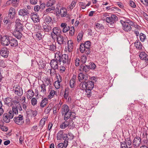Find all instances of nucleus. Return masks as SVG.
<instances>
[{"label": "nucleus", "mask_w": 148, "mask_h": 148, "mask_svg": "<svg viewBox=\"0 0 148 148\" xmlns=\"http://www.w3.org/2000/svg\"><path fill=\"white\" fill-rule=\"evenodd\" d=\"M56 55H58L59 56L60 61V63L61 62L64 64V65H65L64 64H66L67 65H69L70 63L71 59L66 54H63L62 55V53L60 51H57L55 53Z\"/></svg>", "instance_id": "nucleus-3"}, {"label": "nucleus", "mask_w": 148, "mask_h": 148, "mask_svg": "<svg viewBox=\"0 0 148 148\" xmlns=\"http://www.w3.org/2000/svg\"><path fill=\"white\" fill-rule=\"evenodd\" d=\"M5 104L9 107L12 106L13 104L12 103V99L10 97L5 98L4 100Z\"/></svg>", "instance_id": "nucleus-20"}, {"label": "nucleus", "mask_w": 148, "mask_h": 148, "mask_svg": "<svg viewBox=\"0 0 148 148\" xmlns=\"http://www.w3.org/2000/svg\"><path fill=\"white\" fill-rule=\"evenodd\" d=\"M103 27L102 25L101 24L97 23H96L95 27V28L99 29L100 28H102V27Z\"/></svg>", "instance_id": "nucleus-64"}, {"label": "nucleus", "mask_w": 148, "mask_h": 148, "mask_svg": "<svg viewBox=\"0 0 148 148\" xmlns=\"http://www.w3.org/2000/svg\"><path fill=\"white\" fill-rule=\"evenodd\" d=\"M91 42L89 41L85 42L84 43H81L79 49L81 53L85 52L87 55L89 54L91 51L90 49Z\"/></svg>", "instance_id": "nucleus-2"}, {"label": "nucleus", "mask_w": 148, "mask_h": 148, "mask_svg": "<svg viewBox=\"0 0 148 148\" xmlns=\"http://www.w3.org/2000/svg\"><path fill=\"white\" fill-rule=\"evenodd\" d=\"M69 91L68 89H66L65 90L64 97V98L66 99H67L68 97H69Z\"/></svg>", "instance_id": "nucleus-53"}, {"label": "nucleus", "mask_w": 148, "mask_h": 148, "mask_svg": "<svg viewBox=\"0 0 148 148\" xmlns=\"http://www.w3.org/2000/svg\"><path fill=\"white\" fill-rule=\"evenodd\" d=\"M74 136L71 133H69L68 134H64L63 139L65 140L67 138V140H71L74 138Z\"/></svg>", "instance_id": "nucleus-24"}, {"label": "nucleus", "mask_w": 148, "mask_h": 148, "mask_svg": "<svg viewBox=\"0 0 148 148\" xmlns=\"http://www.w3.org/2000/svg\"><path fill=\"white\" fill-rule=\"evenodd\" d=\"M68 49L69 52H71L72 50L73 47V41L70 40L68 41L67 42Z\"/></svg>", "instance_id": "nucleus-22"}, {"label": "nucleus", "mask_w": 148, "mask_h": 148, "mask_svg": "<svg viewBox=\"0 0 148 148\" xmlns=\"http://www.w3.org/2000/svg\"><path fill=\"white\" fill-rule=\"evenodd\" d=\"M75 32V30L74 29V27L72 26L71 27V29L70 30L69 32V35L71 36H73Z\"/></svg>", "instance_id": "nucleus-56"}, {"label": "nucleus", "mask_w": 148, "mask_h": 148, "mask_svg": "<svg viewBox=\"0 0 148 148\" xmlns=\"http://www.w3.org/2000/svg\"><path fill=\"white\" fill-rule=\"evenodd\" d=\"M15 10L13 8H10L9 10L8 16L10 19H13L15 16Z\"/></svg>", "instance_id": "nucleus-17"}, {"label": "nucleus", "mask_w": 148, "mask_h": 148, "mask_svg": "<svg viewBox=\"0 0 148 148\" xmlns=\"http://www.w3.org/2000/svg\"><path fill=\"white\" fill-rule=\"evenodd\" d=\"M9 1H11L13 6L16 7L18 6L19 0H9Z\"/></svg>", "instance_id": "nucleus-46"}, {"label": "nucleus", "mask_w": 148, "mask_h": 148, "mask_svg": "<svg viewBox=\"0 0 148 148\" xmlns=\"http://www.w3.org/2000/svg\"><path fill=\"white\" fill-rule=\"evenodd\" d=\"M141 139L139 137H136L134 138L133 141V144L135 147H138L141 143Z\"/></svg>", "instance_id": "nucleus-14"}, {"label": "nucleus", "mask_w": 148, "mask_h": 148, "mask_svg": "<svg viewBox=\"0 0 148 148\" xmlns=\"http://www.w3.org/2000/svg\"><path fill=\"white\" fill-rule=\"evenodd\" d=\"M18 14L27 19L28 18L29 13L28 11L26 9H22L19 11Z\"/></svg>", "instance_id": "nucleus-12"}, {"label": "nucleus", "mask_w": 148, "mask_h": 148, "mask_svg": "<svg viewBox=\"0 0 148 148\" xmlns=\"http://www.w3.org/2000/svg\"><path fill=\"white\" fill-rule=\"evenodd\" d=\"M120 148H131L132 142L130 139L127 138L125 141L120 142Z\"/></svg>", "instance_id": "nucleus-6"}, {"label": "nucleus", "mask_w": 148, "mask_h": 148, "mask_svg": "<svg viewBox=\"0 0 148 148\" xmlns=\"http://www.w3.org/2000/svg\"><path fill=\"white\" fill-rule=\"evenodd\" d=\"M56 1L55 0H49L47 4V7L51 6L55 3Z\"/></svg>", "instance_id": "nucleus-48"}, {"label": "nucleus", "mask_w": 148, "mask_h": 148, "mask_svg": "<svg viewBox=\"0 0 148 148\" xmlns=\"http://www.w3.org/2000/svg\"><path fill=\"white\" fill-rule=\"evenodd\" d=\"M139 36L140 40L142 42H144L146 39V35L143 33H140L139 34Z\"/></svg>", "instance_id": "nucleus-41"}, {"label": "nucleus", "mask_w": 148, "mask_h": 148, "mask_svg": "<svg viewBox=\"0 0 148 148\" xmlns=\"http://www.w3.org/2000/svg\"><path fill=\"white\" fill-rule=\"evenodd\" d=\"M120 22L122 25L123 30L126 32H128L131 30V26H134L138 29L140 27L136 23L130 21L128 19L124 20H121Z\"/></svg>", "instance_id": "nucleus-1"}, {"label": "nucleus", "mask_w": 148, "mask_h": 148, "mask_svg": "<svg viewBox=\"0 0 148 148\" xmlns=\"http://www.w3.org/2000/svg\"><path fill=\"white\" fill-rule=\"evenodd\" d=\"M45 118H42L40 122V125L42 127L45 124Z\"/></svg>", "instance_id": "nucleus-63"}, {"label": "nucleus", "mask_w": 148, "mask_h": 148, "mask_svg": "<svg viewBox=\"0 0 148 148\" xmlns=\"http://www.w3.org/2000/svg\"><path fill=\"white\" fill-rule=\"evenodd\" d=\"M58 55H56L55 53L54 59L51 60L50 62V65L51 68L58 69V64H60V59Z\"/></svg>", "instance_id": "nucleus-4"}, {"label": "nucleus", "mask_w": 148, "mask_h": 148, "mask_svg": "<svg viewBox=\"0 0 148 148\" xmlns=\"http://www.w3.org/2000/svg\"><path fill=\"white\" fill-rule=\"evenodd\" d=\"M81 82V83L79 84V87L80 89L82 90L86 89V82L84 81Z\"/></svg>", "instance_id": "nucleus-32"}, {"label": "nucleus", "mask_w": 148, "mask_h": 148, "mask_svg": "<svg viewBox=\"0 0 148 148\" xmlns=\"http://www.w3.org/2000/svg\"><path fill=\"white\" fill-rule=\"evenodd\" d=\"M80 70L82 71H84L86 73H87L89 71L88 65L82 64L80 66Z\"/></svg>", "instance_id": "nucleus-25"}, {"label": "nucleus", "mask_w": 148, "mask_h": 148, "mask_svg": "<svg viewBox=\"0 0 148 148\" xmlns=\"http://www.w3.org/2000/svg\"><path fill=\"white\" fill-rule=\"evenodd\" d=\"M9 54L8 49L6 47L2 48L0 50V54L1 56L5 58H7Z\"/></svg>", "instance_id": "nucleus-11"}, {"label": "nucleus", "mask_w": 148, "mask_h": 148, "mask_svg": "<svg viewBox=\"0 0 148 148\" xmlns=\"http://www.w3.org/2000/svg\"><path fill=\"white\" fill-rule=\"evenodd\" d=\"M62 115H64V119L65 121L67 120L70 117H71V112H70V113H65L62 114Z\"/></svg>", "instance_id": "nucleus-36"}, {"label": "nucleus", "mask_w": 148, "mask_h": 148, "mask_svg": "<svg viewBox=\"0 0 148 148\" xmlns=\"http://www.w3.org/2000/svg\"><path fill=\"white\" fill-rule=\"evenodd\" d=\"M134 46L136 48L138 49H141L143 47L142 44L138 40H137L134 43Z\"/></svg>", "instance_id": "nucleus-27"}, {"label": "nucleus", "mask_w": 148, "mask_h": 148, "mask_svg": "<svg viewBox=\"0 0 148 148\" xmlns=\"http://www.w3.org/2000/svg\"><path fill=\"white\" fill-rule=\"evenodd\" d=\"M76 76L73 75L72 78L71 79L70 82V86L71 88H73L75 85V82Z\"/></svg>", "instance_id": "nucleus-28"}, {"label": "nucleus", "mask_w": 148, "mask_h": 148, "mask_svg": "<svg viewBox=\"0 0 148 148\" xmlns=\"http://www.w3.org/2000/svg\"><path fill=\"white\" fill-rule=\"evenodd\" d=\"M14 122L18 125L23 124L24 123V119L23 115H19L17 117H15L14 118Z\"/></svg>", "instance_id": "nucleus-8"}, {"label": "nucleus", "mask_w": 148, "mask_h": 148, "mask_svg": "<svg viewBox=\"0 0 148 148\" xmlns=\"http://www.w3.org/2000/svg\"><path fill=\"white\" fill-rule=\"evenodd\" d=\"M48 99L47 98H45L42 101L40 104V106L41 108H43L44 107L47 105L48 101Z\"/></svg>", "instance_id": "nucleus-30"}, {"label": "nucleus", "mask_w": 148, "mask_h": 148, "mask_svg": "<svg viewBox=\"0 0 148 148\" xmlns=\"http://www.w3.org/2000/svg\"><path fill=\"white\" fill-rule=\"evenodd\" d=\"M31 18L34 22L35 23L38 22L40 21L39 16L37 14H35V13H33L32 14Z\"/></svg>", "instance_id": "nucleus-16"}, {"label": "nucleus", "mask_w": 148, "mask_h": 148, "mask_svg": "<svg viewBox=\"0 0 148 148\" xmlns=\"http://www.w3.org/2000/svg\"><path fill=\"white\" fill-rule=\"evenodd\" d=\"M3 119L4 122L6 123H8L10 122V118L8 116L7 113H5L3 115Z\"/></svg>", "instance_id": "nucleus-33"}, {"label": "nucleus", "mask_w": 148, "mask_h": 148, "mask_svg": "<svg viewBox=\"0 0 148 148\" xmlns=\"http://www.w3.org/2000/svg\"><path fill=\"white\" fill-rule=\"evenodd\" d=\"M36 39L38 40H41L42 38V36L40 33H37L35 35Z\"/></svg>", "instance_id": "nucleus-50"}, {"label": "nucleus", "mask_w": 148, "mask_h": 148, "mask_svg": "<svg viewBox=\"0 0 148 148\" xmlns=\"http://www.w3.org/2000/svg\"><path fill=\"white\" fill-rule=\"evenodd\" d=\"M60 32V30L58 27H54L53 29V32L56 35H58Z\"/></svg>", "instance_id": "nucleus-47"}, {"label": "nucleus", "mask_w": 148, "mask_h": 148, "mask_svg": "<svg viewBox=\"0 0 148 148\" xmlns=\"http://www.w3.org/2000/svg\"><path fill=\"white\" fill-rule=\"evenodd\" d=\"M41 90L40 93L42 94H45L46 93V86L44 84H42L40 85Z\"/></svg>", "instance_id": "nucleus-31"}, {"label": "nucleus", "mask_w": 148, "mask_h": 148, "mask_svg": "<svg viewBox=\"0 0 148 148\" xmlns=\"http://www.w3.org/2000/svg\"><path fill=\"white\" fill-rule=\"evenodd\" d=\"M53 108V104L51 103L49 104L48 106L45 109L44 112L45 114H48Z\"/></svg>", "instance_id": "nucleus-39"}, {"label": "nucleus", "mask_w": 148, "mask_h": 148, "mask_svg": "<svg viewBox=\"0 0 148 148\" xmlns=\"http://www.w3.org/2000/svg\"><path fill=\"white\" fill-rule=\"evenodd\" d=\"M20 32L16 31L14 34L15 37L18 39H20L22 37V35Z\"/></svg>", "instance_id": "nucleus-42"}, {"label": "nucleus", "mask_w": 148, "mask_h": 148, "mask_svg": "<svg viewBox=\"0 0 148 148\" xmlns=\"http://www.w3.org/2000/svg\"><path fill=\"white\" fill-rule=\"evenodd\" d=\"M147 54L144 52H141L139 54V56L140 58V59L143 60L144 59L145 57L147 56Z\"/></svg>", "instance_id": "nucleus-51"}, {"label": "nucleus", "mask_w": 148, "mask_h": 148, "mask_svg": "<svg viewBox=\"0 0 148 148\" xmlns=\"http://www.w3.org/2000/svg\"><path fill=\"white\" fill-rule=\"evenodd\" d=\"M83 35V32L79 33L77 37V41L78 42H79L81 40Z\"/></svg>", "instance_id": "nucleus-52"}, {"label": "nucleus", "mask_w": 148, "mask_h": 148, "mask_svg": "<svg viewBox=\"0 0 148 148\" xmlns=\"http://www.w3.org/2000/svg\"><path fill=\"white\" fill-rule=\"evenodd\" d=\"M44 21L48 24H49L52 21V19L49 16H44Z\"/></svg>", "instance_id": "nucleus-35"}, {"label": "nucleus", "mask_w": 148, "mask_h": 148, "mask_svg": "<svg viewBox=\"0 0 148 148\" xmlns=\"http://www.w3.org/2000/svg\"><path fill=\"white\" fill-rule=\"evenodd\" d=\"M106 21L108 23V26L110 27H113V24L115 23L118 20L117 17L115 15H112L110 16L106 17Z\"/></svg>", "instance_id": "nucleus-5"}, {"label": "nucleus", "mask_w": 148, "mask_h": 148, "mask_svg": "<svg viewBox=\"0 0 148 148\" xmlns=\"http://www.w3.org/2000/svg\"><path fill=\"white\" fill-rule=\"evenodd\" d=\"M26 96L27 98L28 99H31L34 95V93L32 90H28L26 92Z\"/></svg>", "instance_id": "nucleus-18"}, {"label": "nucleus", "mask_w": 148, "mask_h": 148, "mask_svg": "<svg viewBox=\"0 0 148 148\" xmlns=\"http://www.w3.org/2000/svg\"><path fill=\"white\" fill-rule=\"evenodd\" d=\"M12 103L13 104V106H16L18 108H19V110L21 111L22 110V107L19 102L18 101L16 100H12Z\"/></svg>", "instance_id": "nucleus-26"}, {"label": "nucleus", "mask_w": 148, "mask_h": 148, "mask_svg": "<svg viewBox=\"0 0 148 148\" xmlns=\"http://www.w3.org/2000/svg\"><path fill=\"white\" fill-rule=\"evenodd\" d=\"M48 92L49 94L47 96V98L49 99H51L55 95H57L56 91L52 89H49Z\"/></svg>", "instance_id": "nucleus-15"}, {"label": "nucleus", "mask_w": 148, "mask_h": 148, "mask_svg": "<svg viewBox=\"0 0 148 148\" xmlns=\"http://www.w3.org/2000/svg\"><path fill=\"white\" fill-rule=\"evenodd\" d=\"M78 79L79 82L86 81L88 80V74H84L82 73H79L78 76Z\"/></svg>", "instance_id": "nucleus-10"}, {"label": "nucleus", "mask_w": 148, "mask_h": 148, "mask_svg": "<svg viewBox=\"0 0 148 148\" xmlns=\"http://www.w3.org/2000/svg\"><path fill=\"white\" fill-rule=\"evenodd\" d=\"M10 44L11 47H16L18 45V42L17 40L15 38H13L11 37L10 39Z\"/></svg>", "instance_id": "nucleus-19"}, {"label": "nucleus", "mask_w": 148, "mask_h": 148, "mask_svg": "<svg viewBox=\"0 0 148 148\" xmlns=\"http://www.w3.org/2000/svg\"><path fill=\"white\" fill-rule=\"evenodd\" d=\"M71 112L70 110L69 106L66 104H64L62 108V114L65 113H70Z\"/></svg>", "instance_id": "nucleus-21"}, {"label": "nucleus", "mask_w": 148, "mask_h": 148, "mask_svg": "<svg viewBox=\"0 0 148 148\" xmlns=\"http://www.w3.org/2000/svg\"><path fill=\"white\" fill-rule=\"evenodd\" d=\"M7 114L8 115V116L9 117V118H10V119L13 118L15 114L12 111V110L10 111L8 113H7Z\"/></svg>", "instance_id": "nucleus-62"}, {"label": "nucleus", "mask_w": 148, "mask_h": 148, "mask_svg": "<svg viewBox=\"0 0 148 148\" xmlns=\"http://www.w3.org/2000/svg\"><path fill=\"white\" fill-rule=\"evenodd\" d=\"M90 90V89H86L85 90V92L86 93V94L87 95V97H90V96L91 95V90Z\"/></svg>", "instance_id": "nucleus-59"}, {"label": "nucleus", "mask_w": 148, "mask_h": 148, "mask_svg": "<svg viewBox=\"0 0 148 148\" xmlns=\"http://www.w3.org/2000/svg\"><path fill=\"white\" fill-rule=\"evenodd\" d=\"M90 64L88 65L89 70L90 69H95L96 68V66L95 64L92 62H90Z\"/></svg>", "instance_id": "nucleus-57"}, {"label": "nucleus", "mask_w": 148, "mask_h": 148, "mask_svg": "<svg viewBox=\"0 0 148 148\" xmlns=\"http://www.w3.org/2000/svg\"><path fill=\"white\" fill-rule=\"evenodd\" d=\"M14 90L15 93L18 96H21L23 94V90L19 86L14 87Z\"/></svg>", "instance_id": "nucleus-13"}, {"label": "nucleus", "mask_w": 148, "mask_h": 148, "mask_svg": "<svg viewBox=\"0 0 148 148\" xmlns=\"http://www.w3.org/2000/svg\"><path fill=\"white\" fill-rule=\"evenodd\" d=\"M40 63H38L39 67L41 69H43L45 67L46 64L43 61L42 62H40Z\"/></svg>", "instance_id": "nucleus-61"}, {"label": "nucleus", "mask_w": 148, "mask_h": 148, "mask_svg": "<svg viewBox=\"0 0 148 148\" xmlns=\"http://www.w3.org/2000/svg\"><path fill=\"white\" fill-rule=\"evenodd\" d=\"M57 40L58 43L60 45L65 44L67 41L66 37L61 35L57 36Z\"/></svg>", "instance_id": "nucleus-9"}, {"label": "nucleus", "mask_w": 148, "mask_h": 148, "mask_svg": "<svg viewBox=\"0 0 148 148\" xmlns=\"http://www.w3.org/2000/svg\"><path fill=\"white\" fill-rule=\"evenodd\" d=\"M68 127L69 129H73L75 127V124H74V122L71 118L69 120Z\"/></svg>", "instance_id": "nucleus-40"}, {"label": "nucleus", "mask_w": 148, "mask_h": 148, "mask_svg": "<svg viewBox=\"0 0 148 148\" xmlns=\"http://www.w3.org/2000/svg\"><path fill=\"white\" fill-rule=\"evenodd\" d=\"M86 89L92 90L94 87V83L92 81H89L86 82Z\"/></svg>", "instance_id": "nucleus-23"}, {"label": "nucleus", "mask_w": 148, "mask_h": 148, "mask_svg": "<svg viewBox=\"0 0 148 148\" xmlns=\"http://www.w3.org/2000/svg\"><path fill=\"white\" fill-rule=\"evenodd\" d=\"M60 14L62 17H65L67 14L66 9L64 8H61L60 10Z\"/></svg>", "instance_id": "nucleus-29"}, {"label": "nucleus", "mask_w": 148, "mask_h": 148, "mask_svg": "<svg viewBox=\"0 0 148 148\" xmlns=\"http://www.w3.org/2000/svg\"><path fill=\"white\" fill-rule=\"evenodd\" d=\"M23 26L22 24L16 25L15 29L16 31H21L23 30Z\"/></svg>", "instance_id": "nucleus-45"}, {"label": "nucleus", "mask_w": 148, "mask_h": 148, "mask_svg": "<svg viewBox=\"0 0 148 148\" xmlns=\"http://www.w3.org/2000/svg\"><path fill=\"white\" fill-rule=\"evenodd\" d=\"M11 36L6 35L1 38V42L2 45L4 46H7L10 44V39Z\"/></svg>", "instance_id": "nucleus-7"}, {"label": "nucleus", "mask_w": 148, "mask_h": 148, "mask_svg": "<svg viewBox=\"0 0 148 148\" xmlns=\"http://www.w3.org/2000/svg\"><path fill=\"white\" fill-rule=\"evenodd\" d=\"M43 28L45 32H49L51 30V27L49 26L46 24L43 25Z\"/></svg>", "instance_id": "nucleus-38"}, {"label": "nucleus", "mask_w": 148, "mask_h": 148, "mask_svg": "<svg viewBox=\"0 0 148 148\" xmlns=\"http://www.w3.org/2000/svg\"><path fill=\"white\" fill-rule=\"evenodd\" d=\"M48 48L50 51H55L56 50V44L51 43L50 45H48Z\"/></svg>", "instance_id": "nucleus-34"}, {"label": "nucleus", "mask_w": 148, "mask_h": 148, "mask_svg": "<svg viewBox=\"0 0 148 148\" xmlns=\"http://www.w3.org/2000/svg\"><path fill=\"white\" fill-rule=\"evenodd\" d=\"M69 123L68 121H65L62 123L60 125V127L62 129H65L67 126H68Z\"/></svg>", "instance_id": "nucleus-49"}, {"label": "nucleus", "mask_w": 148, "mask_h": 148, "mask_svg": "<svg viewBox=\"0 0 148 148\" xmlns=\"http://www.w3.org/2000/svg\"><path fill=\"white\" fill-rule=\"evenodd\" d=\"M28 112L31 114V115L33 116L34 117L36 116L37 114V112L36 110L34 111L30 110Z\"/></svg>", "instance_id": "nucleus-58"}, {"label": "nucleus", "mask_w": 148, "mask_h": 148, "mask_svg": "<svg viewBox=\"0 0 148 148\" xmlns=\"http://www.w3.org/2000/svg\"><path fill=\"white\" fill-rule=\"evenodd\" d=\"M61 82L56 81L54 83V86L56 89H59L60 87V83Z\"/></svg>", "instance_id": "nucleus-60"}, {"label": "nucleus", "mask_w": 148, "mask_h": 148, "mask_svg": "<svg viewBox=\"0 0 148 148\" xmlns=\"http://www.w3.org/2000/svg\"><path fill=\"white\" fill-rule=\"evenodd\" d=\"M19 108H18L16 106H13L12 107V111L15 114H17L18 113V110H19Z\"/></svg>", "instance_id": "nucleus-44"}, {"label": "nucleus", "mask_w": 148, "mask_h": 148, "mask_svg": "<svg viewBox=\"0 0 148 148\" xmlns=\"http://www.w3.org/2000/svg\"><path fill=\"white\" fill-rule=\"evenodd\" d=\"M64 134L62 131L59 132L57 134V139L58 140H60L62 138L63 139Z\"/></svg>", "instance_id": "nucleus-37"}, {"label": "nucleus", "mask_w": 148, "mask_h": 148, "mask_svg": "<svg viewBox=\"0 0 148 148\" xmlns=\"http://www.w3.org/2000/svg\"><path fill=\"white\" fill-rule=\"evenodd\" d=\"M56 69H52L51 68V69H49V70L50 71V73L51 76H53L56 74Z\"/></svg>", "instance_id": "nucleus-55"}, {"label": "nucleus", "mask_w": 148, "mask_h": 148, "mask_svg": "<svg viewBox=\"0 0 148 148\" xmlns=\"http://www.w3.org/2000/svg\"><path fill=\"white\" fill-rule=\"evenodd\" d=\"M37 103V99L35 97H33L31 99V103L32 105L34 106L36 105Z\"/></svg>", "instance_id": "nucleus-54"}, {"label": "nucleus", "mask_w": 148, "mask_h": 148, "mask_svg": "<svg viewBox=\"0 0 148 148\" xmlns=\"http://www.w3.org/2000/svg\"><path fill=\"white\" fill-rule=\"evenodd\" d=\"M76 3V1H72L71 4L68 6L67 8L70 10H71L75 7Z\"/></svg>", "instance_id": "nucleus-43"}]
</instances>
